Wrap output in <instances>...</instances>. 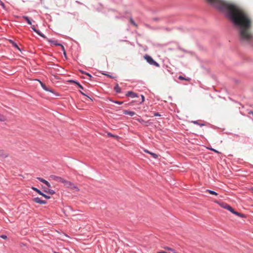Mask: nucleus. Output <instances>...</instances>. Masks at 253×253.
<instances>
[{
  "mask_svg": "<svg viewBox=\"0 0 253 253\" xmlns=\"http://www.w3.org/2000/svg\"><path fill=\"white\" fill-rule=\"evenodd\" d=\"M144 58L146 60V61L150 64V65H153L157 67H159L160 65L157 62L154 61L153 59L148 55H145L144 56Z\"/></svg>",
  "mask_w": 253,
  "mask_h": 253,
  "instance_id": "f03ea898",
  "label": "nucleus"
},
{
  "mask_svg": "<svg viewBox=\"0 0 253 253\" xmlns=\"http://www.w3.org/2000/svg\"><path fill=\"white\" fill-rule=\"evenodd\" d=\"M144 152H145L146 153H148V154H150L155 159H157L158 158V155H157L155 153H152V152H150L149 151L147 150H144Z\"/></svg>",
  "mask_w": 253,
  "mask_h": 253,
  "instance_id": "4468645a",
  "label": "nucleus"
},
{
  "mask_svg": "<svg viewBox=\"0 0 253 253\" xmlns=\"http://www.w3.org/2000/svg\"><path fill=\"white\" fill-rule=\"evenodd\" d=\"M49 178L51 180H55V181H56L57 182H61V183H63L64 184H65L66 181L67 180L65 179L62 178L61 177L57 176H56L54 175H51L49 176Z\"/></svg>",
  "mask_w": 253,
  "mask_h": 253,
  "instance_id": "20e7f679",
  "label": "nucleus"
},
{
  "mask_svg": "<svg viewBox=\"0 0 253 253\" xmlns=\"http://www.w3.org/2000/svg\"><path fill=\"white\" fill-rule=\"evenodd\" d=\"M69 82H70V83H74L77 84L80 88L83 89V86L81 85L79 83H78V82H77L76 81H74L73 80H70Z\"/></svg>",
  "mask_w": 253,
  "mask_h": 253,
  "instance_id": "aec40b11",
  "label": "nucleus"
},
{
  "mask_svg": "<svg viewBox=\"0 0 253 253\" xmlns=\"http://www.w3.org/2000/svg\"><path fill=\"white\" fill-rule=\"evenodd\" d=\"M157 253H171L170 252L168 253V252H166L164 251H161L157 252Z\"/></svg>",
  "mask_w": 253,
  "mask_h": 253,
  "instance_id": "7c9ffc66",
  "label": "nucleus"
},
{
  "mask_svg": "<svg viewBox=\"0 0 253 253\" xmlns=\"http://www.w3.org/2000/svg\"><path fill=\"white\" fill-rule=\"evenodd\" d=\"M38 179L42 182L44 183L48 187H51V185L50 184V183L46 180H45V179H43L42 178H40V177H38Z\"/></svg>",
  "mask_w": 253,
  "mask_h": 253,
  "instance_id": "9b49d317",
  "label": "nucleus"
},
{
  "mask_svg": "<svg viewBox=\"0 0 253 253\" xmlns=\"http://www.w3.org/2000/svg\"><path fill=\"white\" fill-rule=\"evenodd\" d=\"M107 135L109 136H111V137H116V138H117L118 136H116V135H113L111 133H107Z\"/></svg>",
  "mask_w": 253,
  "mask_h": 253,
  "instance_id": "a878e982",
  "label": "nucleus"
},
{
  "mask_svg": "<svg viewBox=\"0 0 253 253\" xmlns=\"http://www.w3.org/2000/svg\"><path fill=\"white\" fill-rule=\"evenodd\" d=\"M31 28L32 30L35 32L36 33H37L39 35H40L41 37L43 38H46L45 35L41 33L39 30H37L35 28V26L33 25L31 27Z\"/></svg>",
  "mask_w": 253,
  "mask_h": 253,
  "instance_id": "1a4fd4ad",
  "label": "nucleus"
},
{
  "mask_svg": "<svg viewBox=\"0 0 253 253\" xmlns=\"http://www.w3.org/2000/svg\"><path fill=\"white\" fill-rule=\"evenodd\" d=\"M64 186L75 191H79L80 190V189L74 183L67 180L66 181Z\"/></svg>",
  "mask_w": 253,
  "mask_h": 253,
  "instance_id": "7ed1b4c3",
  "label": "nucleus"
},
{
  "mask_svg": "<svg viewBox=\"0 0 253 253\" xmlns=\"http://www.w3.org/2000/svg\"><path fill=\"white\" fill-rule=\"evenodd\" d=\"M22 17L27 21L28 24L32 25V22L28 16H23Z\"/></svg>",
  "mask_w": 253,
  "mask_h": 253,
  "instance_id": "f3484780",
  "label": "nucleus"
},
{
  "mask_svg": "<svg viewBox=\"0 0 253 253\" xmlns=\"http://www.w3.org/2000/svg\"><path fill=\"white\" fill-rule=\"evenodd\" d=\"M155 116H160V115L158 113H155L154 114Z\"/></svg>",
  "mask_w": 253,
  "mask_h": 253,
  "instance_id": "72a5a7b5",
  "label": "nucleus"
},
{
  "mask_svg": "<svg viewBox=\"0 0 253 253\" xmlns=\"http://www.w3.org/2000/svg\"><path fill=\"white\" fill-rule=\"evenodd\" d=\"M219 205L221 207L230 211L231 212H232V211L233 210V208L226 203H220Z\"/></svg>",
  "mask_w": 253,
  "mask_h": 253,
  "instance_id": "423d86ee",
  "label": "nucleus"
},
{
  "mask_svg": "<svg viewBox=\"0 0 253 253\" xmlns=\"http://www.w3.org/2000/svg\"><path fill=\"white\" fill-rule=\"evenodd\" d=\"M14 46L18 48L17 45H16V44H14Z\"/></svg>",
  "mask_w": 253,
  "mask_h": 253,
  "instance_id": "58836bf2",
  "label": "nucleus"
},
{
  "mask_svg": "<svg viewBox=\"0 0 253 253\" xmlns=\"http://www.w3.org/2000/svg\"><path fill=\"white\" fill-rule=\"evenodd\" d=\"M123 113L125 115H128L130 116H133L135 114V113L133 111H128V110H124Z\"/></svg>",
  "mask_w": 253,
  "mask_h": 253,
  "instance_id": "f8f14e48",
  "label": "nucleus"
},
{
  "mask_svg": "<svg viewBox=\"0 0 253 253\" xmlns=\"http://www.w3.org/2000/svg\"><path fill=\"white\" fill-rule=\"evenodd\" d=\"M6 121V117L3 115L0 114V121L4 122Z\"/></svg>",
  "mask_w": 253,
  "mask_h": 253,
  "instance_id": "6ab92c4d",
  "label": "nucleus"
},
{
  "mask_svg": "<svg viewBox=\"0 0 253 253\" xmlns=\"http://www.w3.org/2000/svg\"><path fill=\"white\" fill-rule=\"evenodd\" d=\"M193 123L194 124H197V125H198V123H197V121H194V122H193Z\"/></svg>",
  "mask_w": 253,
  "mask_h": 253,
  "instance_id": "c9c22d12",
  "label": "nucleus"
},
{
  "mask_svg": "<svg viewBox=\"0 0 253 253\" xmlns=\"http://www.w3.org/2000/svg\"><path fill=\"white\" fill-rule=\"evenodd\" d=\"M210 150H211V151H214V152L216 153H220L219 152H218V151H217L215 149H214L213 148H209Z\"/></svg>",
  "mask_w": 253,
  "mask_h": 253,
  "instance_id": "cd10ccee",
  "label": "nucleus"
},
{
  "mask_svg": "<svg viewBox=\"0 0 253 253\" xmlns=\"http://www.w3.org/2000/svg\"><path fill=\"white\" fill-rule=\"evenodd\" d=\"M178 79L181 80H187V81H188L189 80V79H185L184 77H183L182 76H180L179 77H178Z\"/></svg>",
  "mask_w": 253,
  "mask_h": 253,
  "instance_id": "b1692460",
  "label": "nucleus"
},
{
  "mask_svg": "<svg viewBox=\"0 0 253 253\" xmlns=\"http://www.w3.org/2000/svg\"><path fill=\"white\" fill-rule=\"evenodd\" d=\"M80 93H81L82 94H83V95H85V94H84V92H83L82 91H80Z\"/></svg>",
  "mask_w": 253,
  "mask_h": 253,
  "instance_id": "4c0bfd02",
  "label": "nucleus"
},
{
  "mask_svg": "<svg viewBox=\"0 0 253 253\" xmlns=\"http://www.w3.org/2000/svg\"><path fill=\"white\" fill-rule=\"evenodd\" d=\"M0 5L2 6V7L4 8H5V5L4 4V3L0 0Z\"/></svg>",
  "mask_w": 253,
  "mask_h": 253,
  "instance_id": "2f4dec72",
  "label": "nucleus"
},
{
  "mask_svg": "<svg viewBox=\"0 0 253 253\" xmlns=\"http://www.w3.org/2000/svg\"><path fill=\"white\" fill-rule=\"evenodd\" d=\"M198 125H199L200 126H204V124H198Z\"/></svg>",
  "mask_w": 253,
  "mask_h": 253,
  "instance_id": "e433bc0d",
  "label": "nucleus"
},
{
  "mask_svg": "<svg viewBox=\"0 0 253 253\" xmlns=\"http://www.w3.org/2000/svg\"><path fill=\"white\" fill-rule=\"evenodd\" d=\"M106 76L110 77V78H112L111 76L109 75H108V74H105Z\"/></svg>",
  "mask_w": 253,
  "mask_h": 253,
  "instance_id": "f704fd0d",
  "label": "nucleus"
},
{
  "mask_svg": "<svg viewBox=\"0 0 253 253\" xmlns=\"http://www.w3.org/2000/svg\"><path fill=\"white\" fill-rule=\"evenodd\" d=\"M114 90L118 93H120L121 91V89L119 86L118 84H117L115 86Z\"/></svg>",
  "mask_w": 253,
  "mask_h": 253,
  "instance_id": "a211bd4d",
  "label": "nucleus"
},
{
  "mask_svg": "<svg viewBox=\"0 0 253 253\" xmlns=\"http://www.w3.org/2000/svg\"><path fill=\"white\" fill-rule=\"evenodd\" d=\"M130 21L131 23L132 24H133L134 26H135L136 27L137 26V25L136 24V23L134 22V21L132 19H130Z\"/></svg>",
  "mask_w": 253,
  "mask_h": 253,
  "instance_id": "393cba45",
  "label": "nucleus"
},
{
  "mask_svg": "<svg viewBox=\"0 0 253 253\" xmlns=\"http://www.w3.org/2000/svg\"><path fill=\"white\" fill-rule=\"evenodd\" d=\"M0 237V238H1L2 239H7V236L6 235H2Z\"/></svg>",
  "mask_w": 253,
  "mask_h": 253,
  "instance_id": "c756f323",
  "label": "nucleus"
},
{
  "mask_svg": "<svg viewBox=\"0 0 253 253\" xmlns=\"http://www.w3.org/2000/svg\"><path fill=\"white\" fill-rule=\"evenodd\" d=\"M208 3L220 11L226 12L234 26L238 28L240 41L250 43L253 41L251 29L252 22L248 13L239 5L224 0H207Z\"/></svg>",
  "mask_w": 253,
  "mask_h": 253,
  "instance_id": "f257e3e1",
  "label": "nucleus"
},
{
  "mask_svg": "<svg viewBox=\"0 0 253 253\" xmlns=\"http://www.w3.org/2000/svg\"><path fill=\"white\" fill-rule=\"evenodd\" d=\"M32 200L33 202L40 204H45L46 203V201L42 200L39 197L34 198Z\"/></svg>",
  "mask_w": 253,
  "mask_h": 253,
  "instance_id": "0eeeda50",
  "label": "nucleus"
},
{
  "mask_svg": "<svg viewBox=\"0 0 253 253\" xmlns=\"http://www.w3.org/2000/svg\"><path fill=\"white\" fill-rule=\"evenodd\" d=\"M141 98H142L141 102H143L144 101V96L143 95H141Z\"/></svg>",
  "mask_w": 253,
  "mask_h": 253,
  "instance_id": "473e14b6",
  "label": "nucleus"
},
{
  "mask_svg": "<svg viewBox=\"0 0 253 253\" xmlns=\"http://www.w3.org/2000/svg\"><path fill=\"white\" fill-rule=\"evenodd\" d=\"M114 102L119 105H121L123 103V102H120L118 101H114Z\"/></svg>",
  "mask_w": 253,
  "mask_h": 253,
  "instance_id": "c85d7f7f",
  "label": "nucleus"
},
{
  "mask_svg": "<svg viewBox=\"0 0 253 253\" xmlns=\"http://www.w3.org/2000/svg\"><path fill=\"white\" fill-rule=\"evenodd\" d=\"M126 96L127 97H131L132 98L137 97V95L131 91L127 92V93L126 94Z\"/></svg>",
  "mask_w": 253,
  "mask_h": 253,
  "instance_id": "9d476101",
  "label": "nucleus"
},
{
  "mask_svg": "<svg viewBox=\"0 0 253 253\" xmlns=\"http://www.w3.org/2000/svg\"><path fill=\"white\" fill-rule=\"evenodd\" d=\"M36 81H38V82H40L42 88L45 91H50V90L49 89H48L46 86H45V85L44 84H43L41 81L39 80H36Z\"/></svg>",
  "mask_w": 253,
  "mask_h": 253,
  "instance_id": "2eb2a0df",
  "label": "nucleus"
},
{
  "mask_svg": "<svg viewBox=\"0 0 253 253\" xmlns=\"http://www.w3.org/2000/svg\"><path fill=\"white\" fill-rule=\"evenodd\" d=\"M207 192H209L210 194L211 195H213L215 196H217L218 195L217 193L211 190H207Z\"/></svg>",
  "mask_w": 253,
  "mask_h": 253,
  "instance_id": "412c9836",
  "label": "nucleus"
},
{
  "mask_svg": "<svg viewBox=\"0 0 253 253\" xmlns=\"http://www.w3.org/2000/svg\"><path fill=\"white\" fill-rule=\"evenodd\" d=\"M165 249H167L170 252L173 253H176L175 251V250H174L173 249H171V248H170L169 247H165L164 248Z\"/></svg>",
  "mask_w": 253,
  "mask_h": 253,
  "instance_id": "5701e85b",
  "label": "nucleus"
},
{
  "mask_svg": "<svg viewBox=\"0 0 253 253\" xmlns=\"http://www.w3.org/2000/svg\"><path fill=\"white\" fill-rule=\"evenodd\" d=\"M232 213L240 216V217H245V216L244 214H242V213H239V212H238L237 211H235L234 210L232 211Z\"/></svg>",
  "mask_w": 253,
  "mask_h": 253,
  "instance_id": "dca6fc26",
  "label": "nucleus"
},
{
  "mask_svg": "<svg viewBox=\"0 0 253 253\" xmlns=\"http://www.w3.org/2000/svg\"><path fill=\"white\" fill-rule=\"evenodd\" d=\"M44 191L46 193H48L51 195H53L54 194H55V192L53 190H51V189H49L48 190H44Z\"/></svg>",
  "mask_w": 253,
  "mask_h": 253,
  "instance_id": "4be33fe9",
  "label": "nucleus"
},
{
  "mask_svg": "<svg viewBox=\"0 0 253 253\" xmlns=\"http://www.w3.org/2000/svg\"><path fill=\"white\" fill-rule=\"evenodd\" d=\"M48 42L52 43V44L57 45V46H60L62 47V49L64 52V55H66L65 50L64 48V47L61 44L58 43L57 41L55 40H47Z\"/></svg>",
  "mask_w": 253,
  "mask_h": 253,
  "instance_id": "39448f33",
  "label": "nucleus"
},
{
  "mask_svg": "<svg viewBox=\"0 0 253 253\" xmlns=\"http://www.w3.org/2000/svg\"><path fill=\"white\" fill-rule=\"evenodd\" d=\"M82 73L83 74H84L85 75H87L89 78V79H91V75L90 74H89V73H84V72H82Z\"/></svg>",
  "mask_w": 253,
  "mask_h": 253,
  "instance_id": "bb28decb",
  "label": "nucleus"
},
{
  "mask_svg": "<svg viewBox=\"0 0 253 253\" xmlns=\"http://www.w3.org/2000/svg\"><path fill=\"white\" fill-rule=\"evenodd\" d=\"M8 154L4 150L0 149V156L3 158H6L8 157Z\"/></svg>",
  "mask_w": 253,
  "mask_h": 253,
  "instance_id": "ddd939ff",
  "label": "nucleus"
},
{
  "mask_svg": "<svg viewBox=\"0 0 253 253\" xmlns=\"http://www.w3.org/2000/svg\"><path fill=\"white\" fill-rule=\"evenodd\" d=\"M32 189L35 191L36 192H37L39 194L42 196L43 197H44L46 199H50V197L44 194H43V193H42L40 190H39L38 189H37V188H35V187H32Z\"/></svg>",
  "mask_w": 253,
  "mask_h": 253,
  "instance_id": "6e6552de",
  "label": "nucleus"
}]
</instances>
